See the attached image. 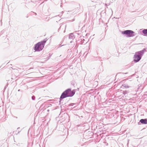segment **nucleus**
<instances>
[{
  "label": "nucleus",
  "mask_w": 147,
  "mask_h": 147,
  "mask_svg": "<svg viewBox=\"0 0 147 147\" xmlns=\"http://www.w3.org/2000/svg\"><path fill=\"white\" fill-rule=\"evenodd\" d=\"M68 97L65 91L61 94L60 99V100H62V99L65 98L66 97Z\"/></svg>",
  "instance_id": "obj_5"
},
{
  "label": "nucleus",
  "mask_w": 147,
  "mask_h": 147,
  "mask_svg": "<svg viewBox=\"0 0 147 147\" xmlns=\"http://www.w3.org/2000/svg\"><path fill=\"white\" fill-rule=\"evenodd\" d=\"M140 121L142 124H147V120L146 119H141L140 120Z\"/></svg>",
  "instance_id": "obj_6"
},
{
  "label": "nucleus",
  "mask_w": 147,
  "mask_h": 147,
  "mask_svg": "<svg viewBox=\"0 0 147 147\" xmlns=\"http://www.w3.org/2000/svg\"><path fill=\"white\" fill-rule=\"evenodd\" d=\"M141 52H138L136 53V55H135L134 57V61L136 62H138L141 59V57L139 56V54H140Z\"/></svg>",
  "instance_id": "obj_4"
},
{
  "label": "nucleus",
  "mask_w": 147,
  "mask_h": 147,
  "mask_svg": "<svg viewBox=\"0 0 147 147\" xmlns=\"http://www.w3.org/2000/svg\"><path fill=\"white\" fill-rule=\"evenodd\" d=\"M142 32L144 35H147V29H144L142 30Z\"/></svg>",
  "instance_id": "obj_7"
},
{
  "label": "nucleus",
  "mask_w": 147,
  "mask_h": 147,
  "mask_svg": "<svg viewBox=\"0 0 147 147\" xmlns=\"http://www.w3.org/2000/svg\"><path fill=\"white\" fill-rule=\"evenodd\" d=\"M46 42V41L44 40L39 42L36 44L34 47L35 50L37 51L42 50Z\"/></svg>",
  "instance_id": "obj_1"
},
{
  "label": "nucleus",
  "mask_w": 147,
  "mask_h": 147,
  "mask_svg": "<svg viewBox=\"0 0 147 147\" xmlns=\"http://www.w3.org/2000/svg\"><path fill=\"white\" fill-rule=\"evenodd\" d=\"M122 33L123 34H126L128 37H133L134 36V32L131 30H126L122 32Z\"/></svg>",
  "instance_id": "obj_2"
},
{
  "label": "nucleus",
  "mask_w": 147,
  "mask_h": 147,
  "mask_svg": "<svg viewBox=\"0 0 147 147\" xmlns=\"http://www.w3.org/2000/svg\"><path fill=\"white\" fill-rule=\"evenodd\" d=\"M68 97H71L73 96L75 93L74 90L71 91V89H68L65 91Z\"/></svg>",
  "instance_id": "obj_3"
}]
</instances>
